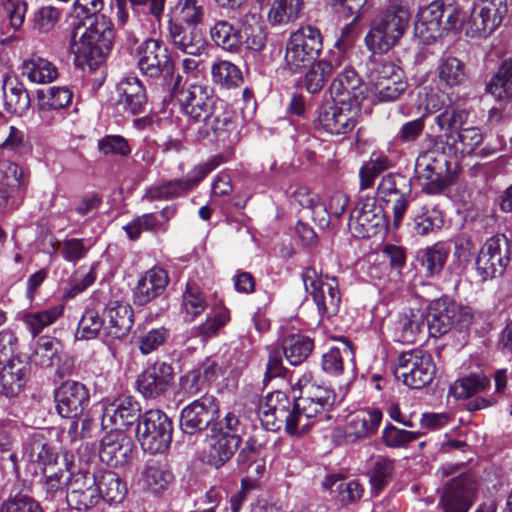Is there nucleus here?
Masks as SVG:
<instances>
[{"label":"nucleus","mask_w":512,"mask_h":512,"mask_svg":"<svg viewBox=\"0 0 512 512\" xmlns=\"http://www.w3.org/2000/svg\"><path fill=\"white\" fill-rule=\"evenodd\" d=\"M177 93L181 111L187 117L185 133L188 138L223 145L237 141L235 117L225 109L210 87L190 84Z\"/></svg>","instance_id":"f257e3e1"},{"label":"nucleus","mask_w":512,"mask_h":512,"mask_svg":"<svg viewBox=\"0 0 512 512\" xmlns=\"http://www.w3.org/2000/svg\"><path fill=\"white\" fill-rule=\"evenodd\" d=\"M69 43L70 52L81 65L90 69L100 65L113 45L114 32L104 16L94 21H74Z\"/></svg>","instance_id":"f03ea898"},{"label":"nucleus","mask_w":512,"mask_h":512,"mask_svg":"<svg viewBox=\"0 0 512 512\" xmlns=\"http://www.w3.org/2000/svg\"><path fill=\"white\" fill-rule=\"evenodd\" d=\"M468 116L466 109L448 106L435 117V123L442 132L436 138L454 157L470 155L483 141L478 127H465Z\"/></svg>","instance_id":"7ed1b4c3"},{"label":"nucleus","mask_w":512,"mask_h":512,"mask_svg":"<svg viewBox=\"0 0 512 512\" xmlns=\"http://www.w3.org/2000/svg\"><path fill=\"white\" fill-rule=\"evenodd\" d=\"M451 154L436 136L430 138L429 147L422 151L415 162V175L422 191L426 194H439L453 180L450 168Z\"/></svg>","instance_id":"20e7f679"},{"label":"nucleus","mask_w":512,"mask_h":512,"mask_svg":"<svg viewBox=\"0 0 512 512\" xmlns=\"http://www.w3.org/2000/svg\"><path fill=\"white\" fill-rule=\"evenodd\" d=\"M409 7L394 2L383 10L365 36L367 48L376 53H386L403 37L410 22Z\"/></svg>","instance_id":"39448f33"},{"label":"nucleus","mask_w":512,"mask_h":512,"mask_svg":"<svg viewBox=\"0 0 512 512\" xmlns=\"http://www.w3.org/2000/svg\"><path fill=\"white\" fill-rule=\"evenodd\" d=\"M462 10L455 0H435L420 11L416 34L427 43L459 27Z\"/></svg>","instance_id":"423d86ee"},{"label":"nucleus","mask_w":512,"mask_h":512,"mask_svg":"<svg viewBox=\"0 0 512 512\" xmlns=\"http://www.w3.org/2000/svg\"><path fill=\"white\" fill-rule=\"evenodd\" d=\"M239 427L240 420L234 412H228L221 420L212 423L206 435L209 465L218 469L232 458L242 442L237 434Z\"/></svg>","instance_id":"0eeeda50"},{"label":"nucleus","mask_w":512,"mask_h":512,"mask_svg":"<svg viewBox=\"0 0 512 512\" xmlns=\"http://www.w3.org/2000/svg\"><path fill=\"white\" fill-rule=\"evenodd\" d=\"M306 396H301L291 403L296 427H299V436L308 432L315 421L328 419L327 412L332 408L336 395L329 388L308 385L307 380L299 381Z\"/></svg>","instance_id":"6e6552de"},{"label":"nucleus","mask_w":512,"mask_h":512,"mask_svg":"<svg viewBox=\"0 0 512 512\" xmlns=\"http://www.w3.org/2000/svg\"><path fill=\"white\" fill-rule=\"evenodd\" d=\"M323 47L320 30L314 26H301L286 42L285 65L291 72L307 68L319 57Z\"/></svg>","instance_id":"1a4fd4ad"},{"label":"nucleus","mask_w":512,"mask_h":512,"mask_svg":"<svg viewBox=\"0 0 512 512\" xmlns=\"http://www.w3.org/2000/svg\"><path fill=\"white\" fill-rule=\"evenodd\" d=\"M394 375L412 389L428 386L436 375V365L430 353L413 349L403 352L394 368Z\"/></svg>","instance_id":"9d476101"},{"label":"nucleus","mask_w":512,"mask_h":512,"mask_svg":"<svg viewBox=\"0 0 512 512\" xmlns=\"http://www.w3.org/2000/svg\"><path fill=\"white\" fill-rule=\"evenodd\" d=\"M301 276L305 290L312 296L319 314L327 318L336 315L341 304L338 280L319 275L314 267H306Z\"/></svg>","instance_id":"9b49d317"},{"label":"nucleus","mask_w":512,"mask_h":512,"mask_svg":"<svg viewBox=\"0 0 512 512\" xmlns=\"http://www.w3.org/2000/svg\"><path fill=\"white\" fill-rule=\"evenodd\" d=\"M172 431V422L164 412L149 410L139 420L136 436L144 451L156 454L169 447Z\"/></svg>","instance_id":"f8f14e48"},{"label":"nucleus","mask_w":512,"mask_h":512,"mask_svg":"<svg viewBox=\"0 0 512 512\" xmlns=\"http://www.w3.org/2000/svg\"><path fill=\"white\" fill-rule=\"evenodd\" d=\"M219 402L210 394H204L185 406L180 414V428L183 433L194 435L205 429H210L212 423L222 418L219 417Z\"/></svg>","instance_id":"ddd939ff"},{"label":"nucleus","mask_w":512,"mask_h":512,"mask_svg":"<svg viewBox=\"0 0 512 512\" xmlns=\"http://www.w3.org/2000/svg\"><path fill=\"white\" fill-rule=\"evenodd\" d=\"M349 229L358 238H370L386 228V218L383 208L376 199L367 197L359 200L350 213Z\"/></svg>","instance_id":"4468645a"},{"label":"nucleus","mask_w":512,"mask_h":512,"mask_svg":"<svg viewBox=\"0 0 512 512\" xmlns=\"http://www.w3.org/2000/svg\"><path fill=\"white\" fill-rule=\"evenodd\" d=\"M508 12L506 0H481L476 4L466 24V34L472 38L491 35Z\"/></svg>","instance_id":"2eb2a0df"},{"label":"nucleus","mask_w":512,"mask_h":512,"mask_svg":"<svg viewBox=\"0 0 512 512\" xmlns=\"http://www.w3.org/2000/svg\"><path fill=\"white\" fill-rule=\"evenodd\" d=\"M509 240L503 234L489 238L476 258V270L483 280L501 275L510 261Z\"/></svg>","instance_id":"dca6fc26"},{"label":"nucleus","mask_w":512,"mask_h":512,"mask_svg":"<svg viewBox=\"0 0 512 512\" xmlns=\"http://www.w3.org/2000/svg\"><path fill=\"white\" fill-rule=\"evenodd\" d=\"M360 117L361 106L333 102L319 108L317 125L331 135H342L351 132Z\"/></svg>","instance_id":"f3484780"},{"label":"nucleus","mask_w":512,"mask_h":512,"mask_svg":"<svg viewBox=\"0 0 512 512\" xmlns=\"http://www.w3.org/2000/svg\"><path fill=\"white\" fill-rule=\"evenodd\" d=\"M138 67L141 72L151 78L163 72L172 75L174 63L168 47L160 39L148 38L137 48Z\"/></svg>","instance_id":"a211bd4d"},{"label":"nucleus","mask_w":512,"mask_h":512,"mask_svg":"<svg viewBox=\"0 0 512 512\" xmlns=\"http://www.w3.org/2000/svg\"><path fill=\"white\" fill-rule=\"evenodd\" d=\"M475 494L471 476L461 474L449 480L442 491L439 507L443 512H468Z\"/></svg>","instance_id":"6ab92c4d"},{"label":"nucleus","mask_w":512,"mask_h":512,"mask_svg":"<svg viewBox=\"0 0 512 512\" xmlns=\"http://www.w3.org/2000/svg\"><path fill=\"white\" fill-rule=\"evenodd\" d=\"M57 413L62 418L76 419L83 415L90 403L86 386L77 381H66L55 391Z\"/></svg>","instance_id":"aec40b11"},{"label":"nucleus","mask_w":512,"mask_h":512,"mask_svg":"<svg viewBox=\"0 0 512 512\" xmlns=\"http://www.w3.org/2000/svg\"><path fill=\"white\" fill-rule=\"evenodd\" d=\"M277 404L272 406L273 396L268 399L265 405L260 406L259 416L262 424L267 430H279L282 424L285 425V431L291 436H299V427H296L294 414L291 408V402L283 393H276Z\"/></svg>","instance_id":"412c9836"},{"label":"nucleus","mask_w":512,"mask_h":512,"mask_svg":"<svg viewBox=\"0 0 512 512\" xmlns=\"http://www.w3.org/2000/svg\"><path fill=\"white\" fill-rule=\"evenodd\" d=\"M133 449L132 439L116 428L102 438L99 456L104 463L111 467H122L131 459Z\"/></svg>","instance_id":"4be33fe9"},{"label":"nucleus","mask_w":512,"mask_h":512,"mask_svg":"<svg viewBox=\"0 0 512 512\" xmlns=\"http://www.w3.org/2000/svg\"><path fill=\"white\" fill-rule=\"evenodd\" d=\"M329 90L336 103L361 106L364 99V86L358 73L352 67H345L343 71L337 73Z\"/></svg>","instance_id":"5701e85b"},{"label":"nucleus","mask_w":512,"mask_h":512,"mask_svg":"<svg viewBox=\"0 0 512 512\" xmlns=\"http://www.w3.org/2000/svg\"><path fill=\"white\" fill-rule=\"evenodd\" d=\"M174 371L170 364L155 362L138 376L137 388L145 398H156L172 385Z\"/></svg>","instance_id":"b1692460"},{"label":"nucleus","mask_w":512,"mask_h":512,"mask_svg":"<svg viewBox=\"0 0 512 512\" xmlns=\"http://www.w3.org/2000/svg\"><path fill=\"white\" fill-rule=\"evenodd\" d=\"M168 32L173 46L185 54L199 56L207 48V40L196 26H185L181 22L171 19L168 22Z\"/></svg>","instance_id":"393cba45"},{"label":"nucleus","mask_w":512,"mask_h":512,"mask_svg":"<svg viewBox=\"0 0 512 512\" xmlns=\"http://www.w3.org/2000/svg\"><path fill=\"white\" fill-rule=\"evenodd\" d=\"M177 213V206L167 205L159 213H145L135 217L124 230L131 240H137L143 231L151 233H165L169 228V221Z\"/></svg>","instance_id":"a878e982"},{"label":"nucleus","mask_w":512,"mask_h":512,"mask_svg":"<svg viewBox=\"0 0 512 512\" xmlns=\"http://www.w3.org/2000/svg\"><path fill=\"white\" fill-rule=\"evenodd\" d=\"M140 412V405L133 397L122 396L105 407L101 419L102 428L131 426L141 419Z\"/></svg>","instance_id":"bb28decb"},{"label":"nucleus","mask_w":512,"mask_h":512,"mask_svg":"<svg viewBox=\"0 0 512 512\" xmlns=\"http://www.w3.org/2000/svg\"><path fill=\"white\" fill-rule=\"evenodd\" d=\"M117 104L132 115L145 113L148 105L146 89L136 77L121 80L116 87Z\"/></svg>","instance_id":"cd10ccee"},{"label":"nucleus","mask_w":512,"mask_h":512,"mask_svg":"<svg viewBox=\"0 0 512 512\" xmlns=\"http://www.w3.org/2000/svg\"><path fill=\"white\" fill-rule=\"evenodd\" d=\"M105 333L115 339L128 335L133 325L132 308L124 302H110L105 309Z\"/></svg>","instance_id":"c85d7f7f"},{"label":"nucleus","mask_w":512,"mask_h":512,"mask_svg":"<svg viewBox=\"0 0 512 512\" xmlns=\"http://www.w3.org/2000/svg\"><path fill=\"white\" fill-rule=\"evenodd\" d=\"M168 282L169 278L164 269L153 267L148 270L134 289V303L140 306L148 304L164 292Z\"/></svg>","instance_id":"c756f323"},{"label":"nucleus","mask_w":512,"mask_h":512,"mask_svg":"<svg viewBox=\"0 0 512 512\" xmlns=\"http://www.w3.org/2000/svg\"><path fill=\"white\" fill-rule=\"evenodd\" d=\"M238 52L242 49L260 51L266 43V36L259 17L245 14L237 22Z\"/></svg>","instance_id":"7c9ffc66"},{"label":"nucleus","mask_w":512,"mask_h":512,"mask_svg":"<svg viewBox=\"0 0 512 512\" xmlns=\"http://www.w3.org/2000/svg\"><path fill=\"white\" fill-rule=\"evenodd\" d=\"M29 373L30 367L27 363L20 359L10 360L0 375L1 393L8 398L17 396L24 388Z\"/></svg>","instance_id":"2f4dec72"},{"label":"nucleus","mask_w":512,"mask_h":512,"mask_svg":"<svg viewBox=\"0 0 512 512\" xmlns=\"http://www.w3.org/2000/svg\"><path fill=\"white\" fill-rule=\"evenodd\" d=\"M382 420L379 409H361L351 414L346 426L348 436L362 439L375 434Z\"/></svg>","instance_id":"473e14b6"},{"label":"nucleus","mask_w":512,"mask_h":512,"mask_svg":"<svg viewBox=\"0 0 512 512\" xmlns=\"http://www.w3.org/2000/svg\"><path fill=\"white\" fill-rule=\"evenodd\" d=\"M5 110L17 116L25 114L30 107V97L24 84L16 78L5 76L3 80Z\"/></svg>","instance_id":"72a5a7b5"},{"label":"nucleus","mask_w":512,"mask_h":512,"mask_svg":"<svg viewBox=\"0 0 512 512\" xmlns=\"http://www.w3.org/2000/svg\"><path fill=\"white\" fill-rule=\"evenodd\" d=\"M21 72L30 82L38 84L53 82L59 76L58 69L52 62L36 54H32L22 63Z\"/></svg>","instance_id":"f704fd0d"},{"label":"nucleus","mask_w":512,"mask_h":512,"mask_svg":"<svg viewBox=\"0 0 512 512\" xmlns=\"http://www.w3.org/2000/svg\"><path fill=\"white\" fill-rule=\"evenodd\" d=\"M303 78V86L312 94L320 92L331 75L340 67L338 58L322 59L309 66Z\"/></svg>","instance_id":"c9c22d12"},{"label":"nucleus","mask_w":512,"mask_h":512,"mask_svg":"<svg viewBox=\"0 0 512 512\" xmlns=\"http://www.w3.org/2000/svg\"><path fill=\"white\" fill-rule=\"evenodd\" d=\"M62 343L50 336H41L37 339L33 353V361L42 368L58 367L62 358Z\"/></svg>","instance_id":"e433bc0d"},{"label":"nucleus","mask_w":512,"mask_h":512,"mask_svg":"<svg viewBox=\"0 0 512 512\" xmlns=\"http://www.w3.org/2000/svg\"><path fill=\"white\" fill-rule=\"evenodd\" d=\"M281 348L288 362L296 366L309 357L313 351L314 342L308 336L291 334L282 340Z\"/></svg>","instance_id":"4c0bfd02"},{"label":"nucleus","mask_w":512,"mask_h":512,"mask_svg":"<svg viewBox=\"0 0 512 512\" xmlns=\"http://www.w3.org/2000/svg\"><path fill=\"white\" fill-rule=\"evenodd\" d=\"M304 9L303 0H274L268 13L271 25H287L296 21Z\"/></svg>","instance_id":"58836bf2"},{"label":"nucleus","mask_w":512,"mask_h":512,"mask_svg":"<svg viewBox=\"0 0 512 512\" xmlns=\"http://www.w3.org/2000/svg\"><path fill=\"white\" fill-rule=\"evenodd\" d=\"M97 488L99 489L101 500L109 503H121L127 494L126 484L113 471H103L97 477Z\"/></svg>","instance_id":"ea45409f"},{"label":"nucleus","mask_w":512,"mask_h":512,"mask_svg":"<svg viewBox=\"0 0 512 512\" xmlns=\"http://www.w3.org/2000/svg\"><path fill=\"white\" fill-rule=\"evenodd\" d=\"M425 326V315L420 309H405L400 313L397 329L400 332L401 341L414 343L416 337Z\"/></svg>","instance_id":"a19ab883"},{"label":"nucleus","mask_w":512,"mask_h":512,"mask_svg":"<svg viewBox=\"0 0 512 512\" xmlns=\"http://www.w3.org/2000/svg\"><path fill=\"white\" fill-rule=\"evenodd\" d=\"M26 453L29 461L41 465L43 471L44 469H51L58 459L57 452L41 434H34L31 437Z\"/></svg>","instance_id":"79ce46f5"},{"label":"nucleus","mask_w":512,"mask_h":512,"mask_svg":"<svg viewBox=\"0 0 512 512\" xmlns=\"http://www.w3.org/2000/svg\"><path fill=\"white\" fill-rule=\"evenodd\" d=\"M211 40L221 49L238 53L237 24L221 19L216 20L209 29Z\"/></svg>","instance_id":"37998d69"},{"label":"nucleus","mask_w":512,"mask_h":512,"mask_svg":"<svg viewBox=\"0 0 512 512\" xmlns=\"http://www.w3.org/2000/svg\"><path fill=\"white\" fill-rule=\"evenodd\" d=\"M181 178L164 180L145 189L143 199L153 201H169L186 195Z\"/></svg>","instance_id":"c03bdc74"},{"label":"nucleus","mask_w":512,"mask_h":512,"mask_svg":"<svg viewBox=\"0 0 512 512\" xmlns=\"http://www.w3.org/2000/svg\"><path fill=\"white\" fill-rule=\"evenodd\" d=\"M427 322L428 332L432 337H440L451 330L453 320L448 312V299H438L433 303Z\"/></svg>","instance_id":"a18cd8bd"},{"label":"nucleus","mask_w":512,"mask_h":512,"mask_svg":"<svg viewBox=\"0 0 512 512\" xmlns=\"http://www.w3.org/2000/svg\"><path fill=\"white\" fill-rule=\"evenodd\" d=\"M437 71L440 82L449 87L458 86L467 78L465 64L453 56L441 57Z\"/></svg>","instance_id":"49530a36"},{"label":"nucleus","mask_w":512,"mask_h":512,"mask_svg":"<svg viewBox=\"0 0 512 512\" xmlns=\"http://www.w3.org/2000/svg\"><path fill=\"white\" fill-rule=\"evenodd\" d=\"M487 91L499 100L512 97V59L504 60L487 85Z\"/></svg>","instance_id":"de8ad7c7"},{"label":"nucleus","mask_w":512,"mask_h":512,"mask_svg":"<svg viewBox=\"0 0 512 512\" xmlns=\"http://www.w3.org/2000/svg\"><path fill=\"white\" fill-rule=\"evenodd\" d=\"M63 314V306L56 305L46 310L29 312L23 316V322L33 338L38 336L46 327L52 325Z\"/></svg>","instance_id":"09e8293b"},{"label":"nucleus","mask_w":512,"mask_h":512,"mask_svg":"<svg viewBox=\"0 0 512 512\" xmlns=\"http://www.w3.org/2000/svg\"><path fill=\"white\" fill-rule=\"evenodd\" d=\"M171 479V473L165 471L158 462L148 461L141 472L139 483L143 489L157 493L163 490Z\"/></svg>","instance_id":"8fccbe9b"},{"label":"nucleus","mask_w":512,"mask_h":512,"mask_svg":"<svg viewBox=\"0 0 512 512\" xmlns=\"http://www.w3.org/2000/svg\"><path fill=\"white\" fill-rule=\"evenodd\" d=\"M449 251L442 243L428 246L419 252V259L426 275L433 277L439 274L446 263Z\"/></svg>","instance_id":"3c124183"},{"label":"nucleus","mask_w":512,"mask_h":512,"mask_svg":"<svg viewBox=\"0 0 512 512\" xmlns=\"http://www.w3.org/2000/svg\"><path fill=\"white\" fill-rule=\"evenodd\" d=\"M72 92L67 87H50L47 91L37 92L40 110H59L67 107L72 100Z\"/></svg>","instance_id":"603ef678"},{"label":"nucleus","mask_w":512,"mask_h":512,"mask_svg":"<svg viewBox=\"0 0 512 512\" xmlns=\"http://www.w3.org/2000/svg\"><path fill=\"white\" fill-rule=\"evenodd\" d=\"M377 192L381 201L399 194L411 193L410 179L399 173H388L382 177Z\"/></svg>","instance_id":"864d4df0"},{"label":"nucleus","mask_w":512,"mask_h":512,"mask_svg":"<svg viewBox=\"0 0 512 512\" xmlns=\"http://www.w3.org/2000/svg\"><path fill=\"white\" fill-rule=\"evenodd\" d=\"M214 83L225 88L238 87L243 82L241 70L229 61H219L211 67Z\"/></svg>","instance_id":"5fc2aeb1"},{"label":"nucleus","mask_w":512,"mask_h":512,"mask_svg":"<svg viewBox=\"0 0 512 512\" xmlns=\"http://www.w3.org/2000/svg\"><path fill=\"white\" fill-rule=\"evenodd\" d=\"M489 383V379L483 374H470L456 380L451 390L457 398H469L484 391Z\"/></svg>","instance_id":"6e6d98bb"},{"label":"nucleus","mask_w":512,"mask_h":512,"mask_svg":"<svg viewBox=\"0 0 512 512\" xmlns=\"http://www.w3.org/2000/svg\"><path fill=\"white\" fill-rule=\"evenodd\" d=\"M230 320V312L228 309L222 308L215 312L212 317L192 329L191 334L194 337H199L202 341H207L209 338L215 336L218 331L225 326Z\"/></svg>","instance_id":"4d7b16f0"},{"label":"nucleus","mask_w":512,"mask_h":512,"mask_svg":"<svg viewBox=\"0 0 512 512\" xmlns=\"http://www.w3.org/2000/svg\"><path fill=\"white\" fill-rule=\"evenodd\" d=\"M68 472L67 469H59L58 471H53L52 468L44 469L43 489L46 493V499L54 500L63 496L65 488H68Z\"/></svg>","instance_id":"13d9d810"},{"label":"nucleus","mask_w":512,"mask_h":512,"mask_svg":"<svg viewBox=\"0 0 512 512\" xmlns=\"http://www.w3.org/2000/svg\"><path fill=\"white\" fill-rule=\"evenodd\" d=\"M66 500L71 509L79 512H96V507L101 501L97 487L76 493H66Z\"/></svg>","instance_id":"bf43d9fd"},{"label":"nucleus","mask_w":512,"mask_h":512,"mask_svg":"<svg viewBox=\"0 0 512 512\" xmlns=\"http://www.w3.org/2000/svg\"><path fill=\"white\" fill-rule=\"evenodd\" d=\"M104 318L95 309H86L83 313L77 328V336L80 339H94L100 330L104 329Z\"/></svg>","instance_id":"052dcab7"},{"label":"nucleus","mask_w":512,"mask_h":512,"mask_svg":"<svg viewBox=\"0 0 512 512\" xmlns=\"http://www.w3.org/2000/svg\"><path fill=\"white\" fill-rule=\"evenodd\" d=\"M394 470L393 460L378 456L375 458L370 474V482L376 491L382 490L390 481Z\"/></svg>","instance_id":"680f3d73"},{"label":"nucleus","mask_w":512,"mask_h":512,"mask_svg":"<svg viewBox=\"0 0 512 512\" xmlns=\"http://www.w3.org/2000/svg\"><path fill=\"white\" fill-rule=\"evenodd\" d=\"M0 512H44L41 505L31 496L23 493L11 495L0 506Z\"/></svg>","instance_id":"e2e57ef3"},{"label":"nucleus","mask_w":512,"mask_h":512,"mask_svg":"<svg viewBox=\"0 0 512 512\" xmlns=\"http://www.w3.org/2000/svg\"><path fill=\"white\" fill-rule=\"evenodd\" d=\"M440 212L436 209H429L422 206L413 216L414 231L416 234L424 236L431 232L434 227H439Z\"/></svg>","instance_id":"0e129e2a"},{"label":"nucleus","mask_w":512,"mask_h":512,"mask_svg":"<svg viewBox=\"0 0 512 512\" xmlns=\"http://www.w3.org/2000/svg\"><path fill=\"white\" fill-rule=\"evenodd\" d=\"M407 86V81L403 75L402 77L380 82L379 85L375 86V93L379 101H395L407 90Z\"/></svg>","instance_id":"69168bd1"},{"label":"nucleus","mask_w":512,"mask_h":512,"mask_svg":"<svg viewBox=\"0 0 512 512\" xmlns=\"http://www.w3.org/2000/svg\"><path fill=\"white\" fill-rule=\"evenodd\" d=\"M372 67L369 70V78L374 87L382 81L395 79L404 75L403 70L390 61H372Z\"/></svg>","instance_id":"338daca9"},{"label":"nucleus","mask_w":512,"mask_h":512,"mask_svg":"<svg viewBox=\"0 0 512 512\" xmlns=\"http://www.w3.org/2000/svg\"><path fill=\"white\" fill-rule=\"evenodd\" d=\"M176 10L179 22L196 26L201 23L204 16V8L199 0H181Z\"/></svg>","instance_id":"774afa93"}]
</instances>
